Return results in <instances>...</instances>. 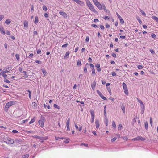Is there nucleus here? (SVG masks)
Returning a JSON list of instances; mask_svg holds the SVG:
<instances>
[{"mask_svg":"<svg viewBox=\"0 0 158 158\" xmlns=\"http://www.w3.org/2000/svg\"><path fill=\"white\" fill-rule=\"evenodd\" d=\"M24 27L25 28H27L28 27V23L27 21H25L23 23Z\"/></svg>","mask_w":158,"mask_h":158,"instance_id":"19","label":"nucleus"},{"mask_svg":"<svg viewBox=\"0 0 158 158\" xmlns=\"http://www.w3.org/2000/svg\"><path fill=\"white\" fill-rule=\"evenodd\" d=\"M103 8V10H105V12H107V10L105 6V5L104 4H102V8Z\"/></svg>","mask_w":158,"mask_h":158,"instance_id":"33","label":"nucleus"},{"mask_svg":"<svg viewBox=\"0 0 158 158\" xmlns=\"http://www.w3.org/2000/svg\"><path fill=\"white\" fill-rule=\"evenodd\" d=\"M112 56L114 58H116L117 56L116 54L114 53H113L112 54Z\"/></svg>","mask_w":158,"mask_h":158,"instance_id":"64","label":"nucleus"},{"mask_svg":"<svg viewBox=\"0 0 158 158\" xmlns=\"http://www.w3.org/2000/svg\"><path fill=\"white\" fill-rule=\"evenodd\" d=\"M6 34L8 35H11V34H10V32L9 31H8V30H7L6 31Z\"/></svg>","mask_w":158,"mask_h":158,"instance_id":"54","label":"nucleus"},{"mask_svg":"<svg viewBox=\"0 0 158 158\" xmlns=\"http://www.w3.org/2000/svg\"><path fill=\"white\" fill-rule=\"evenodd\" d=\"M23 69L22 67H19V72H21L23 71Z\"/></svg>","mask_w":158,"mask_h":158,"instance_id":"55","label":"nucleus"},{"mask_svg":"<svg viewBox=\"0 0 158 158\" xmlns=\"http://www.w3.org/2000/svg\"><path fill=\"white\" fill-rule=\"evenodd\" d=\"M105 119H106V121H105V124L106 126H108V120L107 118V117H105Z\"/></svg>","mask_w":158,"mask_h":158,"instance_id":"40","label":"nucleus"},{"mask_svg":"<svg viewBox=\"0 0 158 158\" xmlns=\"http://www.w3.org/2000/svg\"><path fill=\"white\" fill-rule=\"evenodd\" d=\"M23 157L24 158H28L29 157L28 154H26L23 156Z\"/></svg>","mask_w":158,"mask_h":158,"instance_id":"51","label":"nucleus"},{"mask_svg":"<svg viewBox=\"0 0 158 158\" xmlns=\"http://www.w3.org/2000/svg\"><path fill=\"white\" fill-rule=\"evenodd\" d=\"M34 10V6L33 5H31V12H33Z\"/></svg>","mask_w":158,"mask_h":158,"instance_id":"61","label":"nucleus"},{"mask_svg":"<svg viewBox=\"0 0 158 158\" xmlns=\"http://www.w3.org/2000/svg\"><path fill=\"white\" fill-rule=\"evenodd\" d=\"M42 71L44 76L47 75V73L44 69H41Z\"/></svg>","mask_w":158,"mask_h":158,"instance_id":"22","label":"nucleus"},{"mask_svg":"<svg viewBox=\"0 0 158 158\" xmlns=\"http://www.w3.org/2000/svg\"><path fill=\"white\" fill-rule=\"evenodd\" d=\"M44 119H43L41 120H39L38 121L39 124L40 125V126L41 127H43L44 125Z\"/></svg>","mask_w":158,"mask_h":158,"instance_id":"8","label":"nucleus"},{"mask_svg":"<svg viewBox=\"0 0 158 158\" xmlns=\"http://www.w3.org/2000/svg\"><path fill=\"white\" fill-rule=\"evenodd\" d=\"M23 73L25 74H24V75L23 76V77H25V78H27L28 77V74L27 73V72L26 71H23Z\"/></svg>","mask_w":158,"mask_h":158,"instance_id":"29","label":"nucleus"},{"mask_svg":"<svg viewBox=\"0 0 158 158\" xmlns=\"http://www.w3.org/2000/svg\"><path fill=\"white\" fill-rule=\"evenodd\" d=\"M84 145L86 147H88V145L87 144H86L84 143H82L80 144V146Z\"/></svg>","mask_w":158,"mask_h":158,"instance_id":"44","label":"nucleus"},{"mask_svg":"<svg viewBox=\"0 0 158 158\" xmlns=\"http://www.w3.org/2000/svg\"><path fill=\"white\" fill-rule=\"evenodd\" d=\"M117 139L116 137H114L113 138H112L111 140V141L112 142H114Z\"/></svg>","mask_w":158,"mask_h":158,"instance_id":"52","label":"nucleus"},{"mask_svg":"<svg viewBox=\"0 0 158 158\" xmlns=\"http://www.w3.org/2000/svg\"><path fill=\"white\" fill-rule=\"evenodd\" d=\"M53 106L55 108H57L58 109H60V106H58L57 104H54L53 105Z\"/></svg>","mask_w":158,"mask_h":158,"instance_id":"46","label":"nucleus"},{"mask_svg":"<svg viewBox=\"0 0 158 158\" xmlns=\"http://www.w3.org/2000/svg\"><path fill=\"white\" fill-rule=\"evenodd\" d=\"M35 120V118L34 117L29 122V124H31L34 123Z\"/></svg>","mask_w":158,"mask_h":158,"instance_id":"28","label":"nucleus"},{"mask_svg":"<svg viewBox=\"0 0 158 158\" xmlns=\"http://www.w3.org/2000/svg\"><path fill=\"white\" fill-rule=\"evenodd\" d=\"M11 22V20L10 19H7L5 22V23L6 24H9Z\"/></svg>","mask_w":158,"mask_h":158,"instance_id":"24","label":"nucleus"},{"mask_svg":"<svg viewBox=\"0 0 158 158\" xmlns=\"http://www.w3.org/2000/svg\"><path fill=\"white\" fill-rule=\"evenodd\" d=\"M69 139H67L66 140L64 141V143H68L69 142Z\"/></svg>","mask_w":158,"mask_h":158,"instance_id":"63","label":"nucleus"},{"mask_svg":"<svg viewBox=\"0 0 158 158\" xmlns=\"http://www.w3.org/2000/svg\"><path fill=\"white\" fill-rule=\"evenodd\" d=\"M4 72V70L2 71L0 73V75H2L4 77V78H7V75Z\"/></svg>","mask_w":158,"mask_h":158,"instance_id":"16","label":"nucleus"},{"mask_svg":"<svg viewBox=\"0 0 158 158\" xmlns=\"http://www.w3.org/2000/svg\"><path fill=\"white\" fill-rule=\"evenodd\" d=\"M33 56V54L31 53V54H30L29 55V56H28V58H32Z\"/></svg>","mask_w":158,"mask_h":158,"instance_id":"62","label":"nucleus"},{"mask_svg":"<svg viewBox=\"0 0 158 158\" xmlns=\"http://www.w3.org/2000/svg\"><path fill=\"white\" fill-rule=\"evenodd\" d=\"M89 40V36H87L85 39V41L86 42H88Z\"/></svg>","mask_w":158,"mask_h":158,"instance_id":"53","label":"nucleus"},{"mask_svg":"<svg viewBox=\"0 0 158 158\" xmlns=\"http://www.w3.org/2000/svg\"><path fill=\"white\" fill-rule=\"evenodd\" d=\"M90 113L91 114V119L92 120H94V114L93 110H91Z\"/></svg>","mask_w":158,"mask_h":158,"instance_id":"14","label":"nucleus"},{"mask_svg":"<svg viewBox=\"0 0 158 158\" xmlns=\"http://www.w3.org/2000/svg\"><path fill=\"white\" fill-rule=\"evenodd\" d=\"M140 12L141 13V14H142V15L143 16H145L146 15V14H145V12L143 11V10H142L140 9Z\"/></svg>","mask_w":158,"mask_h":158,"instance_id":"38","label":"nucleus"},{"mask_svg":"<svg viewBox=\"0 0 158 158\" xmlns=\"http://www.w3.org/2000/svg\"><path fill=\"white\" fill-rule=\"evenodd\" d=\"M122 85L125 94L128 95V92L126 84L124 82H123L122 84Z\"/></svg>","mask_w":158,"mask_h":158,"instance_id":"3","label":"nucleus"},{"mask_svg":"<svg viewBox=\"0 0 158 158\" xmlns=\"http://www.w3.org/2000/svg\"><path fill=\"white\" fill-rule=\"evenodd\" d=\"M43 9L44 11H46L48 10L47 7L45 5L43 6Z\"/></svg>","mask_w":158,"mask_h":158,"instance_id":"49","label":"nucleus"},{"mask_svg":"<svg viewBox=\"0 0 158 158\" xmlns=\"http://www.w3.org/2000/svg\"><path fill=\"white\" fill-rule=\"evenodd\" d=\"M119 19L120 21V23L121 24H123L124 23V21L122 18H121V19Z\"/></svg>","mask_w":158,"mask_h":158,"instance_id":"43","label":"nucleus"},{"mask_svg":"<svg viewBox=\"0 0 158 158\" xmlns=\"http://www.w3.org/2000/svg\"><path fill=\"white\" fill-rule=\"evenodd\" d=\"M137 19L140 24L142 23V21H141L140 18L139 17H137Z\"/></svg>","mask_w":158,"mask_h":158,"instance_id":"36","label":"nucleus"},{"mask_svg":"<svg viewBox=\"0 0 158 158\" xmlns=\"http://www.w3.org/2000/svg\"><path fill=\"white\" fill-rule=\"evenodd\" d=\"M120 106L122 110L123 113H125V109L124 104H123L122 103H120Z\"/></svg>","mask_w":158,"mask_h":158,"instance_id":"12","label":"nucleus"},{"mask_svg":"<svg viewBox=\"0 0 158 158\" xmlns=\"http://www.w3.org/2000/svg\"><path fill=\"white\" fill-rule=\"evenodd\" d=\"M145 140V138H144L141 136H138L137 137L132 139V141H137L138 140H141L142 141H143Z\"/></svg>","mask_w":158,"mask_h":158,"instance_id":"4","label":"nucleus"},{"mask_svg":"<svg viewBox=\"0 0 158 158\" xmlns=\"http://www.w3.org/2000/svg\"><path fill=\"white\" fill-rule=\"evenodd\" d=\"M0 31L2 34H5L4 29L2 26H0Z\"/></svg>","mask_w":158,"mask_h":158,"instance_id":"15","label":"nucleus"},{"mask_svg":"<svg viewBox=\"0 0 158 158\" xmlns=\"http://www.w3.org/2000/svg\"><path fill=\"white\" fill-rule=\"evenodd\" d=\"M122 125L121 124H120L119 125V127L118 128V130H121V129L122 128Z\"/></svg>","mask_w":158,"mask_h":158,"instance_id":"45","label":"nucleus"},{"mask_svg":"<svg viewBox=\"0 0 158 158\" xmlns=\"http://www.w3.org/2000/svg\"><path fill=\"white\" fill-rule=\"evenodd\" d=\"M84 72L85 73H86L87 72V68L86 66H85L84 68Z\"/></svg>","mask_w":158,"mask_h":158,"instance_id":"47","label":"nucleus"},{"mask_svg":"<svg viewBox=\"0 0 158 158\" xmlns=\"http://www.w3.org/2000/svg\"><path fill=\"white\" fill-rule=\"evenodd\" d=\"M27 92L29 93V97L30 99L31 98V91L29 90H27Z\"/></svg>","mask_w":158,"mask_h":158,"instance_id":"35","label":"nucleus"},{"mask_svg":"<svg viewBox=\"0 0 158 158\" xmlns=\"http://www.w3.org/2000/svg\"><path fill=\"white\" fill-rule=\"evenodd\" d=\"M150 124H151V126L152 127V118L151 117L150 118Z\"/></svg>","mask_w":158,"mask_h":158,"instance_id":"48","label":"nucleus"},{"mask_svg":"<svg viewBox=\"0 0 158 158\" xmlns=\"http://www.w3.org/2000/svg\"><path fill=\"white\" fill-rule=\"evenodd\" d=\"M151 36L152 38L154 39H155L156 38V35H155V34L153 33L151 34Z\"/></svg>","mask_w":158,"mask_h":158,"instance_id":"42","label":"nucleus"},{"mask_svg":"<svg viewBox=\"0 0 158 158\" xmlns=\"http://www.w3.org/2000/svg\"><path fill=\"white\" fill-rule=\"evenodd\" d=\"M38 21H39L38 17L36 16L35 18L34 22V23L35 24H37L38 23Z\"/></svg>","mask_w":158,"mask_h":158,"instance_id":"21","label":"nucleus"},{"mask_svg":"<svg viewBox=\"0 0 158 158\" xmlns=\"http://www.w3.org/2000/svg\"><path fill=\"white\" fill-rule=\"evenodd\" d=\"M95 5L99 10L102 9V4H101L99 2H96Z\"/></svg>","mask_w":158,"mask_h":158,"instance_id":"7","label":"nucleus"},{"mask_svg":"<svg viewBox=\"0 0 158 158\" xmlns=\"http://www.w3.org/2000/svg\"><path fill=\"white\" fill-rule=\"evenodd\" d=\"M14 140L13 139L8 138L6 141H4V142L7 144H13L14 143Z\"/></svg>","mask_w":158,"mask_h":158,"instance_id":"5","label":"nucleus"},{"mask_svg":"<svg viewBox=\"0 0 158 158\" xmlns=\"http://www.w3.org/2000/svg\"><path fill=\"white\" fill-rule=\"evenodd\" d=\"M59 13L65 18H66L68 16L67 13L61 11H59Z\"/></svg>","mask_w":158,"mask_h":158,"instance_id":"9","label":"nucleus"},{"mask_svg":"<svg viewBox=\"0 0 158 158\" xmlns=\"http://www.w3.org/2000/svg\"><path fill=\"white\" fill-rule=\"evenodd\" d=\"M35 62L36 63L39 64H41L42 63V62L41 61L39 60H36Z\"/></svg>","mask_w":158,"mask_h":158,"instance_id":"58","label":"nucleus"},{"mask_svg":"<svg viewBox=\"0 0 158 158\" xmlns=\"http://www.w3.org/2000/svg\"><path fill=\"white\" fill-rule=\"evenodd\" d=\"M111 73L113 76H115L116 75V73L114 72H112Z\"/></svg>","mask_w":158,"mask_h":158,"instance_id":"59","label":"nucleus"},{"mask_svg":"<svg viewBox=\"0 0 158 158\" xmlns=\"http://www.w3.org/2000/svg\"><path fill=\"white\" fill-rule=\"evenodd\" d=\"M149 51H150V52H151V53L152 54H155V52L154 51L153 49H150Z\"/></svg>","mask_w":158,"mask_h":158,"instance_id":"50","label":"nucleus"},{"mask_svg":"<svg viewBox=\"0 0 158 158\" xmlns=\"http://www.w3.org/2000/svg\"><path fill=\"white\" fill-rule=\"evenodd\" d=\"M15 104L14 101H10L7 103L5 105L4 110L6 112H7L8 110L9 107Z\"/></svg>","mask_w":158,"mask_h":158,"instance_id":"1","label":"nucleus"},{"mask_svg":"<svg viewBox=\"0 0 158 158\" xmlns=\"http://www.w3.org/2000/svg\"><path fill=\"white\" fill-rule=\"evenodd\" d=\"M12 68V67H8L5 70H4V72L6 73H8L9 71ZM5 69H4L3 70H4Z\"/></svg>","mask_w":158,"mask_h":158,"instance_id":"17","label":"nucleus"},{"mask_svg":"<svg viewBox=\"0 0 158 158\" xmlns=\"http://www.w3.org/2000/svg\"><path fill=\"white\" fill-rule=\"evenodd\" d=\"M23 140L20 138H17L15 139V142L19 143V144L21 143L22 142H23Z\"/></svg>","mask_w":158,"mask_h":158,"instance_id":"13","label":"nucleus"},{"mask_svg":"<svg viewBox=\"0 0 158 158\" xmlns=\"http://www.w3.org/2000/svg\"><path fill=\"white\" fill-rule=\"evenodd\" d=\"M138 100L140 104L141 114H143L145 110V106L142 102L140 100L138 99Z\"/></svg>","mask_w":158,"mask_h":158,"instance_id":"2","label":"nucleus"},{"mask_svg":"<svg viewBox=\"0 0 158 158\" xmlns=\"http://www.w3.org/2000/svg\"><path fill=\"white\" fill-rule=\"evenodd\" d=\"M4 81L8 83H10V81L9 80L7 79V78H4Z\"/></svg>","mask_w":158,"mask_h":158,"instance_id":"30","label":"nucleus"},{"mask_svg":"<svg viewBox=\"0 0 158 158\" xmlns=\"http://www.w3.org/2000/svg\"><path fill=\"white\" fill-rule=\"evenodd\" d=\"M70 54V52H69V51L67 52H66V53L64 56V57L66 58H68L69 56V55Z\"/></svg>","mask_w":158,"mask_h":158,"instance_id":"25","label":"nucleus"},{"mask_svg":"<svg viewBox=\"0 0 158 158\" xmlns=\"http://www.w3.org/2000/svg\"><path fill=\"white\" fill-rule=\"evenodd\" d=\"M96 91L97 94L102 99L104 100H107L106 98L104 96L102 93L99 90H97Z\"/></svg>","mask_w":158,"mask_h":158,"instance_id":"6","label":"nucleus"},{"mask_svg":"<svg viewBox=\"0 0 158 158\" xmlns=\"http://www.w3.org/2000/svg\"><path fill=\"white\" fill-rule=\"evenodd\" d=\"M66 127L67 131H70L69 124H68V123L66 124Z\"/></svg>","mask_w":158,"mask_h":158,"instance_id":"41","label":"nucleus"},{"mask_svg":"<svg viewBox=\"0 0 158 158\" xmlns=\"http://www.w3.org/2000/svg\"><path fill=\"white\" fill-rule=\"evenodd\" d=\"M4 17V16L3 15H0V21L2 20Z\"/></svg>","mask_w":158,"mask_h":158,"instance_id":"57","label":"nucleus"},{"mask_svg":"<svg viewBox=\"0 0 158 158\" xmlns=\"http://www.w3.org/2000/svg\"><path fill=\"white\" fill-rule=\"evenodd\" d=\"M77 64L78 66H81V65L82 64L81 61L80 60H78L77 62Z\"/></svg>","mask_w":158,"mask_h":158,"instance_id":"31","label":"nucleus"},{"mask_svg":"<svg viewBox=\"0 0 158 158\" xmlns=\"http://www.w3.org/2000/svg\"><path fill=\"white\" fill-rule=\"evenodd\" d=\"M88 7L90 10H91L92 11L94 12L95 13V12H97V11L95 10L92 4H91V5L88 6Z\"/></svg>","mask_w":158,"mask_h":158,"instance_id":"10","label":"nucleus"},{"mask_svg":"<svg viewBox=\"0 0 158 158\" xmlns=\"http://www.w3.org/2000/svg\"><path fill=\"white\" fill-rule=\"evenodd\" d=\"M112 125L113 128V129H115L116 128V125L115 124V122L114 121H112Z\"/></svg>","mask_w":158,"mask_h":158,"instance_id":"26","label":"nucleus"},{"mask_svg":"<svg viewBox=\"0 0 158 158\" xmlns=\"http://www.w3.org/2000/svg\"><path fill=\"white\" fill-rule=\"evenodd\" d=\"M104 115L105 117H106V107L105 106L104 108Z\"/></svg>","mask_w":158,"mask_h":158,"instance_id":"23","label":"nucleus"},{"mask_svg":"<svg viewBox=\"0 0 158 158\" xmlns=\"http://www.w3.org/2000/svg\"><path fill=\"white\" fill-rule=\"evenodd\" d=\"M12 132L14 133H18V131L15 130H13L12 131Z\"/></svg>","mask_w":158,"mask_h":158,"instance_id":"60","label":"nucleus"},{"mask_svg":"<svg viewBox=\"0 0 158 158\" xmlns=\"http://www.w3.org/2000/svg\"><path fill=\"white\" fill-rule=\"evenodd\" d=\"M86 3L88 6L92 4L89 0H86Z\"/></svg>","mask_w":158,"mask_h":158,"instance_id":"32","label":"nucleus"},{"mask_svg":"<svg viewBox=\"0 0 158 158\" xmlns=\"http://www.w3.org/2000/svg\"><path fill=\"white\" fill-rule=\"evenodd\" d=\"M96 83L95 82H93V83L91 84V87L93 90H94V89L95 88V87L96 86Z\"/></svg>","mask_w":158,"mask_h":158,"instance_id":"20","label":"nucleus"},{"mask_svg":"<svg viewBox=\"0 0 158 158\" xmlns=\"http://www.w3.org/2000/svg\"><path fill=\"white\" fill-rule=\"evenodd\" d=\"M152 18L155 20L158 23V18L155 16H152Z\"/></svg>","mask_w":158,"mask_h":158,"instance_id":"27","label":"nucleus"},{"mask_svg":"<svg viewBox=\"0 0 158 158\" xmlns=\"http://www.w3.org/2000/svg\"><path fill=\"white\" fill-rule=\"evenodd\" d=\"M15 57H16V59L18 60H19V55L18 54H16L15 55Z\"/></svg>","mask_w":158,"mask_h":158,"instance_id":"39","label":"nucleus"},{"mask_svg":"<svg viewBox=\"0 0 158 158\" xmlns=\"http://www.w3.org/2000/svg\"><path fill=\"white\" fill-rule=\"evenodd\" d=\"M145 127L146 130L148 129V124L147 122L145 123Z\"/></svg>","mask_w":158,"mask_h":158,"instance_id":"34","label":"nucleus"},{"mask_svg":"<svg viewBox=\"0 0 158 158\" xmlns=\"http://www.w3.org/2000/svg\"><path fill=\"white\" fill-rule=\"evenodd\" d=\"M92 74L93 75H96L95 70L94 68L92 69Z\"/></svg>","mask_w":158,"mask_h":158,"instance_id":"37","label":"nucleus"},{"mask_svg":"<svg viewBox=\"0 0 158 158\" xmlns=\"http://www.w3.org/2000/svg\"><path fill=\"white\" fill-rule=\"evenodd\" d=\"M37 139L40 140H46L48 139V137L47 136L43 137L39 136L37 137Z\"/></svg>","mask_w":158,"mask_h":158,"instance_id":"11","label":"nucleus"},{"mask_svg":"<svg viewBox=\"0 0 158 158\" xmlns=\"http://www.w3.org/2000/svg\"><path fill=\"white\" fill-rule=\"evenodd\" d=\"M100 64H97L95 65V66L98 68H100Z\"/></svg>","mask_w":158,"mask_h":158,"instance_id":"56","label":"nucleus"},{"mask_svg":"<svg viewBox=\"0 0 158 158\" xmlns=\"http://www.w3.org/2000/svg\"><path fill=\"white\" fill-rule=\"evenodd\" d=\"M96 128H98L99 127V123L98 119H97L95 121Z\"/></svg>","mask_w":158,"mask_h":158,"instance_id":"18","label":"nucleus"}]
</instances>
